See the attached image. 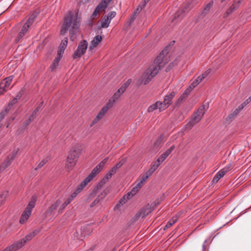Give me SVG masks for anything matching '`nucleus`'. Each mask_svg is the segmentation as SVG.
I'll use <instances>...</instances> for the list:
<instances>
[{"instance_id":"1","label":"nucleus","mask_w":251,"mask_h":251,"mask_svg":"<svg viewBox=\"0 0 251 251\" xmlns=\"http://www.w3.org/2000/svg\"><path fill=\"white\" fill-rule=\"evenodd\" d=\"M168 53V49L163 50L159 55L154 60L146 70L140 78L141 83L147 84L157 75L159 71L163 68L167 63L166 59H165V55Z\"/></svg>"},{"instance_id":"2","label":"nucleus","mask_w":251,"mask_h":251,"mask_svg":"<svg viewBox=\"0 0 251 251\" xmlns=\"http://www.w3.org/2000/svg\"><path fill=\"white\" fill-rule=\"evenodd\" d=\"M80 23V19L77 15H75L72 12L69 13L65 18L64 22L60 30L61 34L64 35L69 31L71 35L70 39L73 41L74 40L75 37H74L73 34L77 31Z\"/></svg>"},{"instance_id":"3","label":"nucleus","mask_w":251,"mask_h":251,"mask_svg":"<svg viewBox=\"0 0 251 251\" xmlns=\"http://www.w3.org/2000/svg\"><path fill=\"white\" fill-rule=\"evenodd\" d=\"M102 185V182L99 183L97 186L94 189L93 191L89 194L88 200L94 198L96 197L95 200L90 204V207H93L98 204L100 201L103 199L106 195V193L105 190H102L101 187Z\"/></svg>"},{"instance_id":"4","label":"nucleus","mask_w":251,"mask_h":251,"mask_svg":"<svg viewBox=\"0 0 251 251\" xmlns=\"http://www.w3.org/2000/svg\"><path fill=\"white\" fill-rule=\"evenodd\" d=\"M36 17V15L34 13L30 15L28 17L26 22L22 26L21 30L18 34L17 37L16 38V42H19L23 39L24 36L27 33L29 27L33 24Z\"/></svg>"},{"instance_id":"5","label":"nucleus","mask_w":251,"mask_h":251,"mask_svg":"<svg viewBox=\"0 0 251 251\" xmlns=\"http://www.w3.org/2000/svg\"><path fill=\"white\" fill-rule=\"evenodd\" d=\"M35 202L36 199L34 197H32L21 217L20 219V224H24L27 221L31 214V212L33 208L35 206Z\"/></svg>"},{"instance_id":"6","label":"nucleus","mask_w":251,"mask_h":251,"mask_svg":"<svg viewBox=\"0 0 251 251\" xmlns=\"http://www.w3.org/2000/svg\"><path fill=\"white\" fill-rule=\"evenodd\" d=\"M88 44L86 40H83L79 42L77 49L75 50L73 55V58L76 59L80 58L83 55L88 48Z\"/></svg>"},{"instance_id":"7","label":"nucleus","mask_w":251,"mask_h":251,"mask_svg":"<svg viewBox=\"0 0 251 251\" xmlns=\"http://www.w3.org/2000/svg\"><path fill=\"white\" fill-rule=\"evenodd\" d=\"M154 205L147 204L141 208L135 214L136 219L143 218L148 215L153 210Z\"/></svg>"},{"instance_id":"8","label":"nucleus","mask_w":251,"mask_h":251,"mask_svg":"<svg viewBox=\"0 0 251 251\" xmlns=\"http://www.w3.org/2000/svg\"><path fill=\"white\" fill-rule=\"evenodd\" d=\"M207 108L208 106L206 105H203L202 106L200 107L198 109L197 111L194 114V115L191 118V119L196 124L199 123L203 117Z\"/></svg>"},{"instance_id":"9","label":"nucleus","mask_w":251,"mask_h":251,"mask_svg":"<svg viewBox=\"0 0 251 251\" xmlns=\"http://www.w3.org/2000/svg\"><path fill=\"white\" fill-rule=\"evenodd\" d=\"M233 167V166L232 165L230 164L221 169L215 176L212 180V182L213 183H217L221 178L223 177L225 175V174L231 170Z\"/></svg>"},{"instance_id":"10","label":"nucleus","mask_w":251,"mask_h":251,"mask_svg":"<svg viewBox=\"0 0 251 251\" xmlns=\"http://www.w3.org/2000/svg\"><path fill=\"white\" fill-rule=\"evenodd\" d=\"M109 108V104H107L106 105H104L102 108L100 109V110L98 113L97 116L93 119L92 122L90 124V126L92 127L96 124H97L100 119H101L104 115L106 114L107 112L108 111Z\"/></svg>"},{"instance_id":"11","label":"nucleus","mask_w":251,"mask_h":251,"mask_svg":"<svg viewBox=\"0 0 251 251\" xmlns=\"http://www.w3.org/2000/svg\"><path fill=\"white\" fill-rule=\"evenodd\" d=\"M106 0H102L101 2L97 6L93 13L92 15L93 19L97 17L100 11H103L107 8L109 1H106Z\"/></svg>"},{"instance_id":"12","label":"nucleus","mask_w":251,"mask_h":251,"mask_svg":"<svg viewBox=\"0 0 251 251\" xmlns=\"http://www.w3.org/2000/svg\"><path fill=\"white\" fill-rule=\"evenodd\" d=\"M13 78V76L10 75L4 79L0 83V95L6 91L12 82Z\"/></svg>"},{"instance_id":"13","label":"nucleus","mask_w":251,"mask_h":251,"mask_svg":"<svg viewBox=\"0 0 251 251\" xmlns=\"http://www.w3.org/2000/svg\"><path fill=\"white\" fill-rule=\"evenodd\" d=\"M18 152V150H14L11 154L7 156V158L4 161L2 165L0 167V170H4L11 164L13 160L16 157Z\"/></svg>"},{"instance_id":"14","label":"nucleus","mask_w":251,"mask_h":251,"mask_svg":"<svg viewBox=\"0 0 251 251\" xmlns=\"http://www.w3.org/2000/svg\"><path fill=\"white\" fill-rule=\"evenodd\" d=\"M109 157L105 158L102 161H101L98 165H97L92 171L90 173L92 176L95 177L97 175L99 174V173L102 170L104 167L105 164L106 163L107 161L108 160Z\"/></svg>"},{"instance_id":"15","label":"nucleus","mask_w":251,"mask_h":251,"mask_svg":"<svg viewBox=\"0 0 251 251\" xmlns=\"http://www.w3.org/2000/svg\"><path fill=\"white\" fill-rule=\"evenodd\" d=\"M210 73V69L203 73L201 75L199 76L197 78L194 79L192 82L190 86L192 88H195L202 80L205 78L207 75Z\"/></svg>"},{"instance_id":"16","label":"nucleus","mask_w":251,"mask_h":251,"mask_svg":"<svg viewBox=\"0 0 251 251\" xmlns=\"http://www.w3.org/2000/svg\"><path fill=\"white\" fill-rule=\"evenodd\" d=\"M80 151L78 149L76 148H73L69 152L68 157L71 158L74 160L77 161Z\"/></svg>"},{"instance_id":"17","label":"nucleus","mask_w":251,"mask_h":251,"mask_svg":"<svg viewBox=\"0 0 251 251\" xmlns=\"http://www.w3.org/2000/svg\"><path fill=\"white\" fill-rule=\"evenodd\" d=\"M101 41L102 37L100 35H98L96 36L91 42L89 47V51L92 53L95 48H96Z\"/></svg>"},{"instance_id":"18","label":"nucleus","mask_w":251,"mask_h":251,"mask_svg":"<svg viewBox=\"0 0 251 251\" xmlns=\"http://www.w3.org/2000/svg\"><path fill=\"white\" fill-rule=\"evenodd\" d=\"M94 177L92 176L91 174L82 181L81 182L77 187L76 190H78L80 192L90 182Z\"/></svg>"},{"instance_id":"19","label":"nucleus","mask_w":251,"mask_h":251,"mask_svg":"<svg viewBox=\"0 0 251 251\" xmlns=\"http://www.w3.org/2000/svg\"><path fill=\"white\" fill-rule=\"evenodd\" d=\"M25 245V241L21 239L15 242L9 247L11 251H16Z\"/></svg>"},{"instance_id":"20","label":"nucleus","mask_w":251,"mask_h":251,"mask_svg":"<svg viewBox=\"0 0 251 251\" xmlns=\"http://www.w3.org/2000/svg\"><path fill=\"white\" fill-rule=\"evenodd\" d=\"M68 44V38H65L61 42L59 48V50L57 53V56L59 57H62V55L64 52V50L67 46Z\"/></svg>"},{"instance_id":"21","label":"nucleus","mask_w":251,"mask_h":251,"mask_svg":"<svg viewBox=\"0 0 251 251\" xmlns=\"http://www.w3.org/2000/svg\"><path fill=\"white\" fill-rule=\"evenodd\" d=\"M140 189L135 185L130 192L127 193L126 195L123 197L124 200H126L127 201L130 199L133 196L136 195L137 192L139 191Z\"/></svg>"},{"instance_id":"22","label":"nucleus","mask_w":251,"mask_h":251,"mask_svg":"<svg viewBox=\"0 0 251 251\" xmlns=\"http://www.w3.org/2000/svg\"><path fill=\"white\" fill-rule=\"evenodd\" d=\"M77 162L73 159L67 157L65 163V167L68 170H72L76 164Z\"/></svg>"},{"instance_id":"23","label":"nucleus","mask_w":251,"mask_h":251,"mask_svg":"<svg viewBox=\"0 0 251 251\" xmlns=\"http://www.w3.org/2000/svg\"><path fill=\"white\" fill-rule=\"evenodd\" d=\"M176 95V93L175 92H172L169 94L166 95L163 100V101L164 102V104L165 103L167 105V106L169 107L171 104L172 100L174 98V97Z\"/></svg>"},{"instance_id":"24","label":"nucleus","mask_w":251,"mask_h":251,"mask_svg":"<svg viewBox=\"0 0 251 251\" xmlns=\"http://www.w3.org/2000/svg\"><path fill=\"white\" fill-rule=\"evenodd\" d=\"M128 84L129 83H128V82H127L126 83H125L124 85L122 86L119 89L118 91L114 94L113 96V98L115 99H117L118 98H119L120 97L121 95L125 91Z\"/></svg>"},{"instance_id":"25","label":"nucleus","mask_w":251,"mask_h":251,"mask_svg":"<svg viewBox=\"0 0 251 251\" xmlns=\"http://www.w3.org/2000/svg\"><path fill=\"white\" fill-rule=\"evenodd\" d=\"M241 3V0H234L233 4L230 6L229 8L227 10V14H230L234 10L238 8Z\"/></svg>"},{"instance_id":"26","label":"nucleus","mask_w":251,"mask_h":251,"mask_svg":"<svg viewBox=\"0 0 251 251\" xmlns=\"http://www.w3.org/2000/svg\"><path fill=\"white\" fill-rule=\"evenodd\" d=\"M178 220V216H176L173 217L169 221H168L166 225V226L164 227V230H166L167 229L170 227L172 226L175 224Z\"/></svg>"},{"instance_id":"27","label":"nucleus","mask_w":251,"mask_h":251,"mask_svg":"<svg viewBox=\"0 0 251 251\" xmlns=\"http://www.w3.org/2000/svg\"><path fill=\"white\" fill-rule=\"evenodd\" d=\"M61 57L57 56L53 61L52 64L50 65V68L51 71H54L59 65Z\"/></svg>"},{"instance_id":"28","label":"nucleus","mask_w":251,"mask_h":251,"mask_svg":"<svg viewBox=\"0 0 251 251\" xmlns=\"http://www.w3.org/2000/svg\"><path fill=\"white\" fill-rule=\"evenodd\" d=\"M175 149L174 146H171L168 150L165 151L160 156V158H161L164 161L166 158L169 156V155L171 153V152Z\"/></svg>"},{"instance_id":"29","label":"nucleus","mask_w":251,"mask_h":251,"mask_svg":"<svg viewBox=\"0 0 251 251\" xmlns=\"http://www.w3.org/2000/svg\"><path fill=\"white\" fill-rule=\"evenodd\" d=\"M193 89V88H191V86L190 85L188 88H187L183 93V94L178 99L179 101H181L183 99H185L189 94L190 93L191 91Z\"/></svg>"},{"instance_id":"30","label":"nucleus","mask_w":251,"mask_h":251,"mask_svg":"<svg viewBox=\"0 0 251 251\" xmlns=\"http://www.w3.org/2000/svg\"><path fill=\"white\" fill-rule=\"evenodd\" d=\"M61 202V201L60 199L57 200L49 207L48 211L49 212H51L52 211L56 209V208L60 204Z\"/></svg>"},{"instance_id":"31","label":"nucleus","mask_w":251,"mask_h":251,"mask_svg":"<svg viewBox=\"0 0 251 251\" xmlns=\"http://www.w3.org/2000/svg\"><path fill=\"white\" fill-rule=\"evenodd\" d=\"M110 22L111 21L109 20H108V18H106V17H105L104 19L101 22V26L102 28L108 27Z\"/></svg>"},{"instance_id":"32","label":"nucleus","mask_w":251,"mask_h":251,"mask_svg":"<svg viewBox=\"0 0 251 251\" xmlns=\"http://www.w3.org/2000/svg\"><path fill=\"white\" fill-rule=\"evenodd\" d=\"M158 103L159 101H156L155 103L150 105L148 109V111L149 112H151L154 110L158 109Z\"/></svg>"},{"instance_id":"33","label":"nucleus","mask_w":251,"mask_h":251,"mask_svg":"<svg viewBox=\"0 0 251 251\" xmlns=\"http://www.w3.org/2000/svg\"><path fill=\"white\" fill-rule=\"evenodd\" d=\"M21 94H18L16 98H14L12 100H11L9 103L8 105L6 107H8L9 108V109H10L11 106L14 105L17 101L18 99H19L21 96Z\"/></svg>"},{"instance_id":"34","label":"nucleus","mask_w":251,"mask_h":251,"mask_svg":"<svg viewBox=\"0 0 251 251\" xmlns=\"http://www.w3.org/2000/svg\"><path fill=\"white\" fill-rule=\"evenodd\" d=\"M195 124H196L191 119L190 121L185 125L184 128L185 129H190Z\"/></svg>"},{"instance_id":"35","label":"nucleus","mask_w":251,"mask_h":251,"mask_svg":"<svg viewBox=\"0 0 251 251\" xmlns=\"http://www.w3.org/2000/svg\"><path fill=\"white\" fill-rule=\"evenodd\" d=\"M158 107V109L160 111L164 110L167 107H168V106H167V105L166 103H165V104H164V102L163 101L162 102L159 101Z\"/></svg>"},{"instance_id":"36","label":"nucleus","mask_w":251,"mask_h":251,"mask_svg":"<svg viewBox=\"0 0 251 251\" xmlns=\"http://www.w3.org/2000/svg\"><path fill=\"white\" fill-rule=\"evenodd\" d=\"M34 237L33 234L30 233L27 235H26L25 238L22 239V240H24L25 241V244L27 241L31 240Z\"/></svg>"},{"instance_id":"37","label":"nucleus","mask_w":251,"mask_h":251,"mask_svg":"<svg viewBox=\"0 0 251 251\" xmlns=\"http://www.w3.org/2000/svg\"><path fill=\"white\" fill-rule=\"evenodd\" d=\"M126 159L124 158L122 159L121 161H120L118 163H117L115 166V168L116 170H118V169L120 168L122 165L126 162Z\"/></svg>"},{"instance_id":"38","label":"nucleus","mask_w":251,"mask_h":251,"mask_svg":"<svg viewBox=\"0 0 251 251\" xmlns=\"http://www.w3.org/2000/svg\"><path fill=\"white\" fill-rule=\"evenodd\" d=\"M48 162V160L47 159H43L37 165V168H35V170L41 168L46 163Z\"/></svg>"},{"instance_id":"39","label":"nucleus","mask_w":251,"mask_h":251,"mask_svg":"<svg viewBox=\"0 0 251 251\" xmlns=\"http://www.w3.org/2000/svg\"><path fill=\"white\" fill-rule=\"evenodd\" d=\"M43 102H41L40 103L39 105L36 107V108L33 111V114L36 115L37 113L40 110H41L43 108Z\"/></svg>"},{"instance_id":"40","label":"nucleus","mask_w":251,"mask_h":251,"mask_svg":"<svg viewBox=\"0 0 251 251\" xmlns=\"http://www.w3.org/2000/svg\"><path fill=\"white\" fill-rule=\"evenodd\" d=\"M116 15V12L111 11L108 14L107 16H106V18H108V20H109L111 21V20L115 17Z\"/></svg>"},{"instance_id":"41","label":"nucleus","mask_w":251,"mask_h":251,"mask_svg":"<svg viewBox=\"0 0 251 251\" xmlns=\"http://www.w3.org/2000/svg\"><path fill=\"white\" fill-rule=\"evenodd\" d=\"M213 1H210V2H209L208 3H207L206 4V5L205 6V8H204V13L206 14L208 11L211 8V7H212V5H213Z\"/></svg>"},{"instance_id":"42","label":"nucleus","mask_w":251,"mask_h":251,"mask_svg":"<svg viewBox=\"0 0 251 251\" xmlns=\"http://www.w3.org/2000/svg\"><path fill=\"white\" fill-rule=\"evenodd\" d=\"M246 105V102H244L243 103L241 104L240 105H239L238 107V108H237L234 112V113H235V115H237L239 111H240L241 110H242L244 107V106Z\"/></svg>"},{"instance_id":"43","label":"nucleus","mask_w":251,"mask_h":251,"mask_svg":"<svg viewBox=\"0 0 251 251\" xmlns=\"http://www.w3.org/2000/svg\"><path fill=\"white\" fill-rule=\"evenodd\" d=\"M155 171V170H154L152 167H151L148 171L147 172L146 175H149V176H151Z\"/></svg>"},{"instance_id":"44","label":"nucleus","mask_w":251,"mask_h":251,"mask_svg":"<svg viewBox=\"0 0 251 251\" xmlns=\"http://www.w3.org/2000/svg\"><path fill=\"white\" fill-rule=\"evenodd\" d=\"M155 171V170H154L152 167H151L148 171L147 172L146 175H149V176H151Z\"/></svg>"},{"instance_id":"45","label":"nucleus","mask_w":251,"mask_h":251,"mask_svg":"<svg viewBox=\"0 0 251 251\" xmlns=\"http://www.w3.org/2000/svg\"><path fill=\"white\" fill-rule=\"evenodd\" d=\"M148 178H149V175H146V176H143L141 178L140 181H141L143 183V184H145L147 182V180L148 179Z\"/></svg>"},{"instance_id":"46","label":"nucleus","mask_w":251,"mask_h":251,"mask_svg":"<svg viewBox=\"0 0 251 251\" xmlns=\"http://www.w3.org/2000/svg\"><path fill=\"white\" fill-rule=\"evenodd\" d=\"M67 204L65 202H64L60 206L59 210V212H62V211L64 210L65 207L67 206Z\"/></svg>"},{"instance_id":"47","label":"nucleus","mask_w":251,"mask_h":251,"mask_svg":"<svg viewBox=\"0 0 251 251\" xmlns=\"http://www.w3.org/2000/svg\"><path fill=\"white\" fill-rule=\"evenodd\" d=\"M117 170L114 167H113L109 171V172L112 174V175H114L115 174H116Z\"/></svg>"},{"instance_id":"48","label":"nucleus","mask_w":251,"mask_h":251,"mask_svg":"<svg viewBox=\"0 0 251 251\" xmlns=\"http://www.w3.org/2000/svg\"><path fill=\"white\" fill-rule=\"evenodd\" d=\"M41 230V229H40V228L36 229L34 231H33V232L31 233L32 234H33L34 236H35L36 235H37L38 233H39L40 232Z\"/></svg>"},{"instance_id":"49","label":"nucleus","mask_w":251,"mask_h":251,"mask_svg":"<svg viewBox=\"0 0 251 251\" xmlns=\"http://www.w3.org/2000/svg\"><path fill=\"white\" fill-rule=\"evenodd\" d=\"M156 164H157L159 166L163 162V160L160 158V157L157 159L156 161H155Z\"/></svg>"},{"instance_id":"50","label":"nucleus","mask_w":251,"mask_h":251,"mask_svg":"<svg viewBox=\"0 0 251 251\" xmlns=\"http://www.w3.org/2000/svg\"><path fill=\"white\" fill-rule=\"evenodd\" d=\"M159 166L155 163V162H153V163L152 164L151 167H152L154 170H156L157 168Z\"/></svg>"},{"instance_id":"51","label":"nucleus","mask_w":251,"mask_h":251,"mask_svg":"<svg viewBox=\"0 0 251 251\" xmlns=\"http://www.w3.org/2000/svg\"><path fill=\"white\" fill-rule=\"evenodd\" d=\"M35 115H36L33 114V113H32V115L28 119V123H31V122L33 120Z\"/></svg>"},{"instance_id":"52","label":"nucleus","mask_w":251,"mask_h":251,"mask_svg":"<svg viewBox=\"0 0 251 251\" xmlns=\"http://www.w3.org/2000/svg\"><path fill=\"white\" fill-rule=\"evenodd\" d=\"M73 200L70 197H69L66 201L64 202H65L67 205H68L69 203H71V202L73 201Z\"/></svg>"},{"instance_id":"53","label":"nucleus","mask_w":251,"mask_h":251,"mask_svg":"<svg viewBox=\"0 0 251 251\" xmlns=\"http://www.w3.org/2000/svg\"><path fill=\"white\" fill-rule=\"evenodd\" d=\"M144 184H143V183L141 181H139L136 184V185L140 189L142 186L144 185Z\"/></svg>"},{"instance_id":"54","label":"nucleus","mask_w":251,"mask_h":251,"mask_svg":"<svg viewBox=\"0 0 251 251\" xmlns=\"http://www.w3.org/2000/svg\"><path fill=\"white\" fill-rule=\"evenodd\" d=\"M4 197L2 195H0V206L3 203Z\"/></svg>"},{"instance_id":"55","label":"nucleus","mask_w":251,"mask_h":251,"mask_svg":"<svg viewBox=\"0 0 251 251\" xmlns=\"http://www.w3.org/2000/svg\"><path fill=\"white\" fill-rule=\"evenodd\" d=\"M113 175H112V174H111L109 172H108L107 175L105 176V178L106 179H108L109 178H110Z\"/></svg>"},{"instance_id":"56","label":"nucleus","mask_w":251,"mask_h":251,"mask_svg":"<svg viewBox=\"0 0 251 251\" xmlns=\"http://www.w3.org/2000/svg\"><path fill=\"white\" fill-rule=\"evenodd\" d=\"M76 194L74 192L70 197L74 200V198H75L76 197Z\"/></svg>"},{"instance_id":"57","label":"nucleus","mask_w":251,"mask_h":251,"mask_svg":"<svg viewBox=\"0 0 251 251\" xmlns=\"http://www.w3.org/2000/svg\"><path fill=\"white\" fill-rule=\"evenodd\" d=\"M206 243V240L204 241V243L202 245V251H205V248H206V245L205 244Z\"/></svg>"},{"instance_id":"58","label":"nucleus","mask_w":251,"mask_h":251,"mask_svg":"<svg viewBox=\"0 0 251 251\" xmlns=\"http://www.w3.org/2000/svg\"><path fill=\"white\" fill-rule=\"evenodd\" d=\"M30 123H28V119L26 120L24 124L25 125H28Z\"/></svg>"},{"instance_id":"59","label":"nucleus","mask_w":251,"mask_h":251,"mask_svg":"<svg viewBox=\"0 0 251 251\" xmlns=\"http://www.w3.org/2000/svg\"><path fill=\"white\" fill-rule=\"evenodd\" d=\"M74 192H75L76 194V195H77L80 193L79 191H78V190L76 189H75V190Z\"/></svg>"},{"instance_id":"60","label":"nucleus","mask_w":251,"mask_h":251,"mask_svg":"<svg viewBox=\"0 0 251 251\" xmlns=\"http://www.w3.org/2000/svg\"><path fill=\"white\" fill-rule=\"evenodd\" d=\"M150 0H144V4L143 5V6H144L147 3H148L149 1Z\"/></svg>"},{"instance_id":"61","label":"nucleus","mask_w":251,"mask_h":251,"mask_svg":"<svg viewBox=\"0 0 251 251\" xmlns=\"http://www.w3.org/2000/svg\"><path fill=\"white\" fill-rule=\"evenodd\" d=\"M94 249V248L93 247H91V248H90L89 250H88L87 251H92Z\"/></svg>"},{"instance_id":"62","label":"nucleus","mask_w":251,"mask_h":251,"mask_svg":"<svg viewBox=\"0 0 251 251\" xmlns=\"http://www.w3.org/2000/svg\"><path fill=\"white\" fill-rule=\"evenodd\" d=\"M123 201H124V200H122V199H121V200L120 201H119V202H120V203H122Z\"/></svg>"},{"instance_id":"63","label":"nucleus","mask_w":251,"mask_h":251,"mask_svg":"<svg viewBox=\"0 0 251 251\" xmlns=\"http://www.w3.org/2000/svg\"><path fill=\"white\" fill-rule=\"evenodd\" d=\"M226 0H220L221 1V2H223L224 1H225Z\"/></svg>"},{"instance_id":"64","label":"nucleus","mask_w":251,"mask_h":251,"mask_svg":"<svg viewBox=\"0 0 251 251\" xmlns=\"http://www.w3.org/2000/svg\"><path fill=\"white\" fill-rule=\"evenodd\" d=\"M106 1H109V3L110 2V1H111V0H106Z\"/></svg>"}]
</instances>
